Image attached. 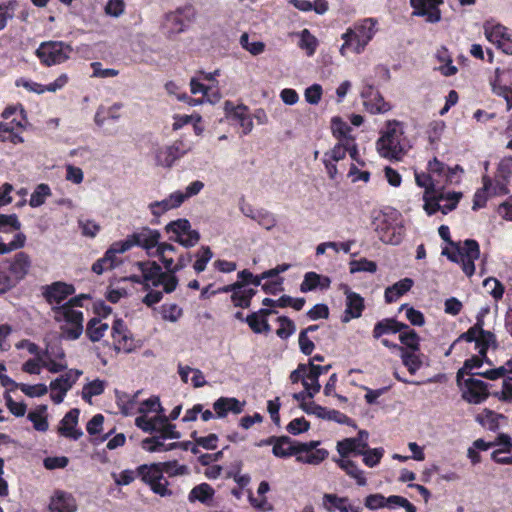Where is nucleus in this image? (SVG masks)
<instances>
[{
  "label": "nucleus",
  "instance_id": "30",
  "mask_svg": "<svg viewBox=\"0 0 512 512\" xmlns=\"http://www.w3.org/2000/svg\"><path fill=\"white\" fill-rule=\"evenodd\" d=\"M214 489L207 483H201L196 485L189 493L188 500L190 502L199 501L201 503H206L208 500H211L214 496Z\"/></svg>",
  "mask_w": 512,
  "mask_h": 512
},
{
  "label": "nucleus",
  "instance_id": "15",
  "mask_svg": "<svg viewBox=\"0 0 512 512\" xmlns=\"http://www.w3.org/2000/svg\"><path fill=\"white\" fill-rule=\"evenodd\" d=\"M443 0H410V5L414 9L413 16L426 17L429 23H437L441 20V12L438 8Z\"/></svg>",
  "mask_w": 512,
  "mask_h": 512
},
{
  "label": "nucleus",
  "instance_id": "56",
  "mask_svg": "<svg viewBox=\"0 0 512 512\" xmlns=\"http://www.w3.org/2000/svg\"><path fill=\"white\" fill-rule=\"evenodd\" d=\"M104 12L110 17L118 18L125 12V3L123 0H108Z\"/></svg>",
  "mask_w": 512,
  "mask_h": 512
},
{
  "label": "nucleus",
  "instance_id": "23",
  "mask_svg": "<svg viewBox=\"0 0 512 512\" xmlns=\"http://www.w3.org/2000/svg\"><path fill=\"white\" fill-rule=\"evenodd\" d=\"M403 329H408V325L397 321L394 318H385L378 321L373 328V337L375 339L381 338L386 334H395L401 332Z\"/></svg>",
  "mask_w": 512,
  "mask_h": 512
},
{
  "label": "nucleus",
  "instance_id": "59",
  "mask_svg": "<svg viewBox=\"0 0 512 512\" xmlns=\"http://www.w3.org/2000/svg\"><path fill=\"white\" fill-rule=\"evenodd\" d=\"M347 139H341L338 144H336L333 149H331L329 152H326L325 154H328V158L333 160L334 162H338L340 160H343L347 154Z\"/></svg>",
  "mask_w": 512,
  "mask_h": 512
},
{
  "label": "nucleus",
  "instance_id": "7",
  "mask_svg": "<svg viewBox=\"0 0 512 512\" xmlns=\"http://www.w3.org/2000/svg\"><path fill=\"white\" fill-rule=\"evenodd\" d=\"M56 321H65L61 327L62 336L68 340L78 339L83 332V314L77 310L68 308H53Z\"/></svg>",
  "mask_w": 512,
  "mask_h": 512
},
{
  "label": "nucleus",
  "instance_id": "38",
  "mask_svg": "<svg viewBox=\"0 0 512 512\" xmlns=\"http://www.w3.org/2000/svg\"><path fill=\"white\" fill-rule=\"evenodd\" d=\"M165 230L167 233L174 234V237H179L189 233L193 229H191L190 222L187 219L182 218L168 223Z\"/></svg>",
  "mask_w": 512,
  "mask_h": 512
},
{
  "label": "nucleus",
  "instance_id": "46",
  "mask_svg": "<svg viewBox=\"0 0 512 512\" xmlns=\"http://www.w3.org/2000/svg\"><path fill=\"white\" fill-rule=\"evenodd\" d=\"M347 497L325 493L322 497V506L329 512L339 511Z\"/></svg>",
  "mask_w": 512,
  "mask_h": 512
},
{
  "label": "nucleus",
  "instance_id": "45",
  "mask_svg": "<svg viewBox=\"0 0 512 512\" xmlns=\"http://www.w3.org/2000/svg\"><path fill=\"white\" fill-rule=\"evenodd\" d=\"M113 347L116 352L130 353L134 350L133 340L129 332L113 337Z\"/></svg>",
  "mask_w": 512,
  "mask_h": 512
},
{
  "label": "nucleus",
  "instance_id": "13",
  "mask_svg": "<svg viewBox=\"0 0 512 512\" xmlns=\"http://www.w3.org/2000/svg\"><path fill=\"white\" fill-rule=\"evenodd\" d=\"M459 387L462 389V398L471 404L482 403L489 396L487 384L473 377L463 378Z\"/></svg>",
  "mask_w": 512,
  "mask_h": 512
},
{
  "label": "nucleus",
  "instance_id": "16",
  "mask_svg": "<svg viewBox=\"0 0 512 512\" xmlns=\"http://www.w3.org/2000/svg\"><path fill=\"white\" fill-rule=\"evenodd\" d=\"M226 117L239 124L242 128L243 134H249L253 129V121L248 113V108L245 105L235 106L232 102L226 101L224 104Z\"/></svg>",
  "mask_w": 512,
  "mask_h": 512
},
{
  "label": "nucleus",
  "instance_id": "42",
  "mask_svg": "<svg viewBox=\"0 0 512 512\" xmlns=\"http://www.w3.org/2000/svg\"><path fill=\"white\" fill-rule=\"evenodd\" d=\"M399 340L403 345H405L407 348L411 349L412 351H418L420 348L419 341L420 337L418 334L408 327V329H403L400 332Z\"/></svg>",
  "mask_w": 512,
  "mask_h": 512
},
{
  "label": "nucleus",
  "instance_id": "64",
  "mask_svg": "<svg viewBox=\"0 0 512 512\" xmlns=\"http://www.w3.org/2000/svg\"><path fill=\"white\" fill-rule=\"evenodd\" d=\"M497 178L509 181L512 177V158H503L497 168Z\"/></svg>",
  "mask_w": 512,
  "mask_h": 512
},
{
  "label": "nucleus",
  "instance_id": "20",
  "mask_svg": "<svg viewBox=\"0 0 512 512\" xmlns=\"http://www.w3.org/2000/svg\"><path fill=\"white\" fill-rule=\"evenodd\" d=\"M74 291L75 289L72 285L63 282H55L46 288L44 296L50 304L60 305L69 295H72Z\"/></svg>",
  "mask_w": 512,
  "mask_h": 512
},
{
  "label": "nucleus",
  "instance_id": "58",
  "mask_svg": "<svg viewBox=\"0 0 512 512\" xmlns=\"http://www.w3.org/2000/svg\"><path fill=\"white\" fill-rule=\"evenodd\" d=\"M331 129L333 135L339 138V141L341 139L351 138L350 136L347 135L350 132L351 128L347 125V123H345L338 117L332 119Z\"/></svg>",
  "mask_w": 512,
  "mask_h": 512
},
{
  "label": "nucleus",
  "instance_id": "10",
  "mask_svg": "<svg viewBox=\"0 0 512 512\" xmlns=\"http://www.w3.org/2000/svg\"><path fill=\"white\" fill-rule=\"evenodd\" d=\"M81 375V370L70 369L65 374L53 380L49 385L51 389V400L55 404L62 403L66 393L73 387Z\"/></svg>",
  "mask_w": 512,
  "mask_h": 512
},
{
  "label": "nucleus",
  "instance_id": "51",
  "mask_svg": "<svg viewBox=\"0 0 512 512\" xmlns=\"http://www.w3.org/2000/svg\"><path fill=\"white\" fill-rule=\"evenodd\" d=\"M321 281V275L316 272H307L304 276V280L300 285V291L306 293L308 291L315 290L319 287Z\"/></svg>",
  "mask_w": 512,
  "mask_h": 512
},
{
  "label": "nucleus",
  "instance_id": "25",
  "mask_svg": "<svg viewBox=\"0 0 512 512\" xmlns=\"http://www.w3.org/2000/svg\"><path fill=\"white\" fill-rule=\"evenodd\" d=\"M414 282L411 278H404L396 282L392 286L385 289V301L387 303L395 302L402 295L407 293L413 286Z\"/></svg>",
  "mask_w": 512,
  "mask_h": 512
},
{
  "label": "nucleus",
  "instance_id": "61",
  "mask_svg": "<svg viewBox=\"0 0 512 512\" xmlns=\"http://www.w3.org/2000/svg\"><path fill=\"white\" fill-rule=\"evenodd\" d=\"M18 387L28 397H40L48 392V386H46L45 384H19Z\"/></svg>",
  "mask_w": 512,
  "mask_h": 512
},
{
  "label": "nucleus",
  "instance_id": "6",
  "mask_svg": "<svg viewBox=\"0 0 512 512\" xmlns=\"http://www.w3.org/2000/svg\"><path fill=\"white\" fill-rule=\"evenodd\" d=\"M72 52L71 45L63 41H46L39 45L36 56L45 66H53L67 61Z\"/></svg>",
  "mask_w": 512,
  "mask_h": 512
},
{
  "label": "nucleus",
  "instance_id": "1",
  "mask_svg": "<svg viewBox=\"0 0 512 512\" xmlns=\"http://www.w3.org/2000/svg\"><path fill=\"white\" fill-rule=\"evenodd\" d=\"M164 473L168 476H177L188 474V467L179 465L176 460L168 462L144 464L138 467V474L143 482L148 484L151 490L161 497L171 496L173 493L168 488L169 482L164 477Z\"/></svg>",
  "mask_w": 512,
  "mask_h": 512
},
{
  "label": "nucleus",
  "instance_id": "3",
  "mask_svg": "<svg viewBox=\"0 0 512 512\" xmlns=\"http://www.w3.org/2000/svg\"><path fill=\"white\" fill-rule=\"evenodd\" d=\"M403 130L400 123L388 122L386 131L377 140L376 147L378 153L390 160H400L404 154V148L401 144Z\"/></svg>",
  "mask_w": 512,
  "mask_h": 512
},
{
  "label": "nucleus",
  "instance_id": "35",
  "mask_svg": "<svg viewBox=\"0 0 512 512\" xmlns=\"http://www.w3.org/2000/svg\"><path fill=\"white\" fill-rule=\"evenodd\" d=\"M196 261L193 268L196 273H201L206 269L208 262L213 258V252L209 246H201L195 254Z\"/></svg>",
  "mask_w": 512,
  "mask_h": 512
},
{
  "label": "nucleus",
  "instance_id": "29",
  "mask_svg": "<svg viewBox=\"0 0 512 512\" xmlns=\"http://www.w3.org/2000/svg\"><path fill=\"white\" fill-rule=\"evenodd\" d=\"M341 469H343L351 478H354L359 486H365L367 483L363 475V471L358 468L355 462L349 459H339L336 461Z\"/></svg>",
  "mask_w": 512,
  "mask_h": 512
},
{
  "label": "nucleus",
  "instance_id": "37",
  "mask_svg": "<svg viewBox=\"0 0 512 512\" xmlns=\"http://www.w3.org/2000/svg\"><path fill=\"white\" fill-rule=\"evenodd\" d=\"M384 454L383 448H366L359 450L357 455L363 456V462L368 467H375L381 460Z\"/></svg>",
  "mask_w": 512,
  "mask_h": 512
},
{
  "label": "nucleus",
  "instance_id": "36",
  "mask_svg": "<svg viewBox=\"0 0 512 512\" xmlns=\"http://www.w3.org/2000/svg\"><path fill=\"white\" fill-rule=\"evenodd\" d=\"M51 195V189L47 184L41 183L37 185L31 194L29 205L33 208L39 207L45 203L47 197Z\"/></svg>",
  "mask_w": 512,
  "mask_h": 512
},
{
  "label": "nucleus",
  "instance_id": "17",
  "mask_svg": "<svg viewBox=\"0 0 512 512\" xmlns=\"http://www.w3.org/2000/svg\"><path fill=\"white\" fill-rule=\"evenodd\" d=\"M346 295V308L341 318L343 323H348L352 319L361 317L364 310V299L355 292L350 291L348 288L345 290Z\"/></svg>",
  "mask_w": 512,
  "mask_h": 512
},
{
  "label": "nucleus",
  "instance_id": "63",
  "mask_svg": "<svg viewBox=\"0 0 512 512\" xmlns=\"http://www.w3.org/2000/svg\"><path fill=\"white\" fill-rule=\"evenodd\" d=\"M351 273L355 272H370L374 273L377 270V265L375 262L367 260L366 258L360 259L358 261L351 262Z\"/></svg>",
  "mask_w": 512,
  "mask_h": 512
},
{
  "label": "nucleus",
  "instance_id": "4",
  "mask_svg": "<svg viewBox=\"0 0 512 512\" xmlns=\"http://www.w3.org/2000/svg\"><path fill=\"white\" fill-rule=\"evenodd\" d=\"M376 20L373 18H366L359 24H356L354 29L349 28L343 35V45L340 48V52L343 56L347 54V49L351 44V37L356 39V44L353 47V52L360 54L366 45L372 40L376 33Z\"/></svg>",
  "mask_w": 512,
  "mask_h": 512
},
{
  "label": "nucleus",
  "instance_id": "40",
  "mask_svg": "<svg viewBox=\"0 0 512 512\" xmlns=\"http://www.w3.org/2000/svg\"><path fill=\"white\" fill-rule=\"evenodd\" d=\"M484 32H485V36L488 39V41H490L491 43L498 46V44L501 42L504 35H506L507 28L501 24H496V25L486 24L484 26Z\"/></svg>",
  "mask_w": 512,
  "mask_h": 512
},
{
  "label": "nucleus",
  "instance_id": "28",
  "mask_svg": "<svg viewBox=\"0 0 512 512\" xmlns=\"http://www.w3.org/2000/svg\"><path fill=\"white\" fill-rule=\"evenodd\" d=\"M47 411L46 405H39L34 411L28 413L27 418L33 423L35 430L45 432L48 430L49 424L45 416Z\"/></svg>",
  "mask_w": 512,
  "mask_h": 512
},
{
  "label": "nucleus",
  "instance_id": "47",
  "mask_svg": "<svg viewBox=\"0 0 512 512\" xmlns=\"http://www.w3.org/2000/svg\"><path fill=\"white\" fill-rule=\"evenodd\" d=\"M510 368H512V358L498 368L490 369L485 372H477L476 374L490 380H496L510 373Z\"/></svg>",
  "mask_w": 512,
  "mask_h": 512
},
{
  "label": "nucleus",
  "instance_id": "11",
  "mask_svg": "<svg viewBox=\"0 0 512 512\" xmlns=\"http://www.w3.org/2000/svg\"><path fill=\"white\" fill-rule=\"evenodd\" d=\"M364 504L370 510L385 507L394 509L396 506H399L403 507L406 512H416V507L412 503H410L406 498L398 495H391L386 498L379 493L371 494L365 498Z\"/></svg>",
  "mask_w": 512,
  "mask_h": 512
},
{
  "label": "nucleus",
  "instance_id": "62",
  "mask_svg": "<svg viewBox=\"0 0 512 512\" xmlns=\"http://www.w3.org/2000/svg\"><path fill=\"white\" fill-rule=\"evenodd\" d=\"M406 310V318L409 322L414 326H423L425 323V318L422 312L414 309L413 307H408L407 304H403L400 307V310Z\"/></svg>",
  "mask_w": 512,
  "mask_h": 512
},
{
  "label": "nucleus",
  "instance_id": "12",
  "mask_svg": "<svg viewBox=\"0 0 512 512\" xmlns=\"http://www.w3.org/2000/svg\"><path fill=\"white\" fill-rule=\"evenodd\" d=\"M136 265L141 271L145 289L163 286V290L165 291L168 278L163 272L162 267L156 261H142L137 262Z\"/></svg>",
  "mask_w": 512,
  "mask_h": 512
},
{
  "label": "nucleus",
  "instance_id": "32",
  "mask_svg": "<svg viewBox=\"0 0 512 512\" xmlns=\"http://www.w3.org/2000/svg\"><path fill=\"white\" fill-rule=\"evenodd\" d=\"M475 345L476 349H478L480 356L485 358V361L489 362L486 356L487 350L490 346H496V337L492 332L483 329L482 332H480V335L478 336Z\"/></svg>",
  "mask_w": 512,
  "mask_h": 512
},
{
  "label": "nucleus",
  "instance_id": "33",
  "mask_svg": "<svg viewBox=\"0 0 512 512\" xmlns=\"http://www.w3.org/2000/svg\"><path fill=\"white\" fill-rule=\"evenodd\" d=\"M108 324L98 318H92L86 328V334L92 342L99 341L108 330Z\"/></svg>",
  "mask_w": 512,
  "mask_h": 512
},
{
  "label": "nucleus",
  "instance_id": "22",
  "mask_svg": "<svg viewBox=\"0 0 512 512\" xmlns=\"http://www.w3.org/2000/svg\"><path fill=\"white\" fill-rule=\"evenodd\" d=\"M244 403L236 398L220 397L213 404V409L219 418L225 417L228 412L240 414L243 411Z\"/></svg>",
  "mask_w": 512,
  "mask_h": 512
},
{
  "label": "nucleus",
  "instance_id": "34",
  "mask_svg": "<svg viewBox=\"0 0 512 512\" xmlns=\"http://www.w3.org/2000/svg\"><path fill=\"white\" fill-rule=\"evenodd\" d=\"M399 350L401 351V359L403 364L407 367L411 374H415L422 366L420 357L415 354L416 351L408 352L405 351L403 347H399Z\"/></svg>",
  "mask_w": 512,
  "mask_h": 512
},
{
  "label": "nucleus",
  "instance_id": "57",
  "mask_svg": "<svg viewBox=\"0 0 512 512\" xmlns=\"http://www.w3.org/2000/svg\"><path fill=\"white\" fill-rule=\"evenodd\" d=\"M172 241H175L185 248L194 247L200 240V233L197 230H192L189 233L179 236L170 237Z\"/></svg>",
  "mask_w": 512,
  "mask_h": 512
},
{
  "label": "nucleus",
  "instance_id": "48",
  "mask_svg": "<svg viewBox=\"0 0 512 512\" xmlns=\"http://www.w3.org/2000/svg\"><path fill=\"white\" fill-rule=\"evenodd\" d=\"M278 322L280 326L277 329L276 334L281 339H287L295 332L296 326L291 319L281 316L278 318Z\"/></svg>",
  "mask_w": 512,
  "mask_h": 512
},
{
  "label": "nucleus",
  "instance_id": "14",
  "mask_svg": "<svg viewBox=\"0 0 512 512\" xmlns=\"http://www.w3.org/2000/svg\"><path fill=\"white\" fill-rule=\"evenodd\" d=\"M191 150V145L182 140L175 141L172 145L160 148L156 153V163L162 167H171L176 160L183 157Z\"/></svg>",
  "mask_w": 512,
  "mask_h": 512
},
{
  "label": "nucleus",
  "instance_id": "9",
  "mask_svg": "<svg viewBox=\"0 0 512 512\" xmlns=\"http://www.w3.org/2000/svg\"><path fill=\"white\" fill-rule=\"evenodd\" d=\"M128 236L132 244V248L135 246L142 248L146 251L149 257H151L155 249L158 248L161 240L160 231L148 226H142Z\"/></svg>",
  "mask_w": 512,
  "mask_h": 512
},
{
  "label": "nucleus",
  "instance_id": "53",
  "mask_svg": "<svg viewBox=\"0 0 512 512\" xmlns=\"http://www.w3.org/2000/svg\"><path fill=\"white\" fill-rule=\"evenodd\" d=\"M299 46L302 49H305L307 52V55L311 56L314 54L316 46H317V40L316 38L310 34V32L307 29H304L301 32V38Z\"/></svg>",
  "mask_w": 512,
  "mask_h": 512
},
{
  "label": "nucleus",
  "instance_id": "43",
  "mask_svg": "<svg viewBox=\"0 0 512 512\" xmlns=\"http://www.w3.org/2000/svg\"><path fill=\"white\" fill-rule=\"evenodd\" d=\"M105 389V382L99 379L89 382L82 389V398L90 402L93 396L101 395Z\"/></svg>",
  "mask_w": 512,
  "mask_h": 512
},
{
  "label": "nucleus",
  "instance_id": "44",
  "mask_svg": "<svg viewBox=\"0 0 512 512\" xmlns=\"http://www.w3.org/2000/svg\"><path fill=\"white\" fill-rule=\"evenodd\" d=\"M246 322L255 333H267L270 331V325L268 324L267 319L261 318L259 313H252L248 315Z\"/></svg>",
  "mask_w": 512,
  "mask_h": 512
},
{
  "label": "nucleus",
  "instance_id": "26",
  "mask_svg": "<svg viewBox=\"0 0 512 512\" xmlns=\"http://www.w3.org/2000/svg\"><path fill=\"white\" fill-rule=\"evenodd\" d=\"M295 441L288 436L277 437L272 449L273 454L279 458H286L295 454Z\"/></svg>",
  "mask_w": 512,
  "mask_h": 512
},
{
  "label": "nucleus",
  "instance_id": "24",
  "mask_svg": "<svg viewBox=\"0 0 512 512\" xmlns=\"http://www.w3.org/2000/svg\"><path fill=\"white\" fill-rule=\"evenodd\" d=\"M50 512H74L76 503L74 498L63 491H57L49 504Z\"/></svg>",
  "mask_w": 512,
  "mask_h": 512
},
{
  "label": "nucleus",
  "instance_id": "31",
  "mask_svg": "<svg viewBox=\"0 0 512 512\" xmlns=\"http://www.w3.org/2000/svg\"><path fill=\"white\" fill-rule=\"evenodd\" d=\"M484 360L485 358H483L482 356H472L471 358L467 359L464 362L463 367L457 371L456 381L458 386L462 385V379L464 378L465 375H477L476 373H473L472 370L474 368H480Z\"/></svg>",
  "mask_w": 512,
  "mask_h": 512
},
{
  "label": "nucleus",
  "instance_id": "18",
  "mask_svg": "<svg viewBox=\"0 0 512 512\" xmlns=\"http://www.w3.org/2000/svg\"><path fill=\"white\" fill-rule=\"evenodd\" d=\"M79 414L80 411L77 408H73L65 414L58 427L60 435L73 440H78L83 435L81 430L75 429L78 424Z\"/></svg>",
  "mask_w": 512,
  "mask_h": 512
},
{
  "label": "nucleus",
  "instance_id": "5",
  "mask_svg": "<svg viewBox=\"0 0 512 512\" xmlns=\"http://www.w3.org/2000/svg\"><path fill=\"white\" fill-rule=\"evenodd\" d=\"M443 255H446L451 261L460 263L463 272L467 276H472L475 271L474 261L480 256V248L477 241L467 239L462 244L459 243L454 251L444 249Z\"/></svg>",
  "mask_w": 512,
  "mask_h": 512
},
{
  "label": "nucleus",
  "instance_id": "54",
  "mask_svg": "<svg viewBox=\"0 0 512 512\" xmlns=\"http://www.w3.org/2000/svg\"><path fill=\"white\" fill-rule=\"evenodd\" d=\"M240 44L242 45V47L244 49L249 51L252 55H259L265 49V45L261 41L250 42L249 35L247 33H244L241 35Z\"/></svg>",
  "mask_w": 512,
  "mask_h": 512
},
{
  "label": "nucleus",
  "instance_id": "27",
  "mask_svg": "<svg viewBox=\"0 0 512 512\" xmlns=\"http://www.w3.org/2000/svg\"><path fill=\"white\" fill-rule=\"evenodd\" d=\"M508 77H512L511 70L500 71L499 69H496V78L492 83V89L495 94L502 96L503 98L508 96L512 91V83L510 85H507L506 83V78Z\"/></svg>",
  "mask_w": 512,
  "mask_h": 512
},
{
  "label": "nucleus",
  "instance_id": "19",
  "mask_svg": "<svg viewBox=\"0 0 512 512\" xmlns=\"http://www.w3.org/2000/svg\"><path fill=\"white\" fill-rule=\"evenodd\" d=\"M151 257H157L160 262L163 264L165 271V275L167 276V283L165 285V292L171 293L173 292L178 285V278L176 276L177 271H174V267H176V263L174 261L173 256L165 255L163 253H159L154 251Z\"/></svg>",
  "mask_w": 512,
  "mask_h": 512
},
{
  "label": "nucleus",
  "instance_id": "55",
  "mask_svg": "<svg viewBox=\"0 0 512 512\" xmlns=\"http://www.w3.org/2000/svg\"><path fill=\"white\" fill-rule=\"evenodd\" d=\"M10 228L16 231L20 230L21 223L19 222L17 215L0 214V231L8 232L10 231Z\"/></svg>",
  "mask_w": 512,
  "mask_h": 512
},
{
  "label": "nucleus",
  "instance_id": "52",
  "mask_svg": "<svg viewBox=\"0 0 512 512\" xmlns=\"http://www.w3.org/2000/svg\"><path fill=\"white\" fill-rule=\"evenodd\" d=\"M328 456V452L325 449H316L309 452L307 456L298 455L296 460L303 463L317 465L321 463Z\"/></svg>",
  "mask_w": 512,
  "mask_h": 512
},
{
  "label": "nucleus",
  "instance_id": "49",
  "mask_svg": "<svg viewBox=\"0 0 512 512\" xmlns=\"http://www.w3.org/2000/svg\"><path fill=\"white\" fill-rule=\"evenodd\" d=\"M303 386L307 391V395L309 398H313L321 389V385L319 383V377L312 378V371L308 369L303 378Z\"/></svg>",
  "mask_w": 512,
  "mask_h": 512
},
{
  "label": "nucleus",
  "instance_id": "2",
  "mask_svg": "<svg viewBox=\"0 0 512 512\" xmlns=\"http://www.w3.org/2000/svg\"><path fill=\"white\" fill-rule=\"evenodd\" d=\"M31 260L25 252H18L13 258L0 265V295L14 288L29 272Z\"/></svg>",
  "mask_w": 512,
  "mask_h": 512
},
{
  "label": "nucleus",
  "instance_id": "8",
  "mask_svg": "<svg viewBox=\"0 0 512 512\" xmlns=\"http://www.w3.org/2000/svg\"><path fill=\"white\" fill-rule=\"evenodd\" d=\"M196 10L191 4L178 7L176 10L166 14V26L169 33L179 34L184 32L195 20Z\"/></svg>",
  "mask_w": 512,
  "mask_h": 512
},
{
  "label": "nucleus",
  "instance_id": "41",
  "mask_svg": "<svg viewBox=\"0 0 512 512\" xmlns=\"http://www.w3.org/2000/svg\"><path fill=\"white\" fill-rule=\"evenodd\" d=\"M253 220L268 231L273 229L277 223L275 215L264 208H259L257 210Z\"/></svg>",
  "mask_w": 512,
  "mask_h": 512
},
{
  "label": "nucleus",
  "instance_id": "39",
  "mask_svg": "<svg viewBox=\"0 0 512 512\" xmlns=\"http://www.w3.org/2000/svg\"><path fill=\"white\" fill-rule=\"evenodd\" d=\"M500 419H506V417L487 409L484 411L483 415H478L477 417V420L491 431L498 429Z\"/></svg>",
  "mask_w": 512,
  "mask_h": 512
},
{
  "label": "nucleus",
  "instance_id": "50",
  "mask_svg": "<svg viewBox=\"0 0 512 512\" xmlns=\"http://www.w3.org/2000/svg\"><path fill=\"white\" fill-rule=\"evenodd\" d=\"M164 440L162 437H160L159 435H156V436H153V437H150V438H145L143 441H142V448L148 452H161V451H165V446L166 444L164 443Z\"/></svg>",
  "mask_w": 512,
  "mask_h": 512
},
{
  "label": "nucleus",
  "instance_id": "60",
  "mask_svg": "<svg viewBox=\"0 0 512 512\" xmlns=\"http://www.w3.org/2000/svg\"><path fill=\"white\" fill-rule=\"evenodd\" d=\"M484 288L490 293L494 299L498 300L502 298L504 288L502 284L495 278H487L483 282Z\"/></svg>",
  "mask_w": 512,
  "mask_h": 512
},
{
  "label": "nucleus",
  "instance_id": "21",
  "mask_svg": "<svg viewBox=\"0 0 512 512\" xmlns=\"http://www.w3.org/2000/svg\"><path fill=\"white\" fill-rule=\"evenodd\" d=\"M361 96L365 99L364 105L366 109L372 114L385 113L391 109L390 104L385 102L384 98L378 92L373 96L372 87L363 90Z\"/></svg>",
  "mask_w": 512,
  "mask_h": 512
}]
</instances>
